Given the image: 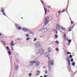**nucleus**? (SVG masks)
<instances>
[{"mask_svg":"<svg viewBox=\"0 0 77 77\" xmlns=\"http://www.w3.org/2000/svg\"><path fill=\"white\" fill-rule=\"evenodd\" d=\"M21 18H22V19H23V17H21Z\"/></svg>","mask_w":77,"mask_h":77,"instance_id":"obj_61","label":"nucleus"},{"mask_svg":"<svg viewBox=\"0 0 77 77\" xmlns=\"http://www.w3.org/2000/svg\"><path fill=\"white\" fill-rule=\"evenodd\" d=\"M48 8H51V7H50V6H48Z\"/></svg>","mask_w":77,"mask_h":77,"instance_id":"obj_43","label":"nucleus"},{"mask_svg":"<svg viewBox=\"0 0 77 77\" xmlns=\"http://www.w3.org/2000/svg\"><path fill=\"white\" fill-rule=\"evenodd\" d=\"M40 71H39L38 70L37 71L36 73V74L38 76L39 74H40Z\"/></svg>","mask_w":77,"mask_h":77,"instance_id":"obj_9","label":"nucleus"},{"mask_svg":"<svg viewBox=\"0 0 77 77\" xmlns=\"http://www.w3.org/2000/svg\"><path fill=\"white\" fill-rule=\"evenodd\" d=\"M48 73V72H47V71L45 70V73H46V74H47Z\"/></svg>","mask_w":77,"mask_h":77,"instance_id":"obj_38","label":"nucleus"},{"mask_svg":"<svg viewBox=\"0 0 77 77\" xmlns=\"http://www.w3.org/2000/svg\"><path fill=\"white\" fill-rule=\"evenodd\" d=\"M45 57H48L49 56V53L48 52H45L44 54Z\"/></svg>","mask_w":77,"mask_h":77,"instance_id":"obj_5","label":"nucleus"},{"mask_svg":"<svg viewBox=\"0 0 77 77\" xmlns=\"http://www.w3.org/2000/svg\"><path fill=\"white\" fill-rule=\"evenodd\" d=\"M44 77H47V75H45L44 76Z\"/></svg>","mask_w":77,"mask_h":77,"instance_id":"obj_46","label":"nucleus"},{"mask_svg":"<svg viewBox=\"0 0 77 77\" xmlns=\"http://www.w3.org/2000/svg\"><path fill=\"white\" fill-rule=\"evenodd\" d=\"M11 45L12 46H14V43H13V41H11Z\"/></svg>","mask_w":77,"mask_h":77,"instance_id":"obj_14","label":"nucleus"},{"mask_svg":"<svg viewBox=\"0 0 77 77\" xmlns=\"http://www.w3.org/2000/svg\"><path fill=\"white\" fill-rule=\"evenodd\" d=\"M55 39H56V38H57L58 37V36H57V35H55Z\"/></svg>","mask_w":77,"mask_h":77,"instance_id":"obj_26","label":"nucleus"},{"mask_svg":"<svg viewBox=\"0 0 77 77\" xmlns=\"http://www.w3.org/2000/svg\"><path fill=\"white\" fill-rule=\"evenodd\" d=\"M65 12V10L63 9V11L62 12V13L63 12Z\"/></svg>","mask_w":77,"mask_h":77,"instance_id":"obj_40","label":"nucleus"},{"mask_svg":"<svg viewBox=\"0 0 77 77\" xmlns=\"http://www.w3.org/2000/svg\"><path fill=\"white\" fill-rule=\"evenodd\" d=\"M1 11L3 12L2 14H4V15H5V13L4 12V10H2Z\"/></svg>","mask_w":77,"mask_h":77,"instance_id":"obj_17","label":"nucleus"},{"mask_svg":"<svg viewBox=\"0 0 77 77\" xmlns=\"http://www.w3.org/2000/svg\"><path fill=\"white\" fill-rule=\"evenodd\" d=\"M3 43H4V44H5V45H6V43H5V42H3Z\"/></svg>","mask_w":77,"mask_h":77,"instance_id":"obj_44","label":"nucleus"},{"mask_svg":"<svg viewBox=\"0 0 77 77\" xmlns=\"http://www.w3.org/2000/svg\"><path fill=\"white\" fill-rule=\"evenodd\" d=\"M40 45H41V42H39L35 43V46L36 48H38L40 46Z\"/></svg>","mask_w":77,"mask_h":77,"instance_id":"obj_3","label":"nucleus"},{"mask_svg":"<svg viewBox=\"0 0 77 77\" xmlns=\"http://www.w3.org/2000/svg\"><path fill=\"white\" fill-rule=\"evenodd\" d=\"M56 29H60V26H59V24H58L56 26Z\"/></svg>","mask_w":77,"mask_h":77,"instance_id":"obj_10","label":"nucleus"},{"mask_svg":"<svg viewBox=\"0 0 77 77\" xmlns=\"http://www.w3.org/2000/svg\"><path fill=\"white\" fill-rule=\"evenodd\" d=\"M45 24H48V23L49 22V21H48V20H49V18L48 17H47L45 18Z\"/></svg>","mask_w":77,"mask_h":77,"instance_id":"obj_4","label":"nucleus"},{"mask_svg":"<svg viewBox=\"0 0 77 77\" xmlns=\"http://www.w3.org/2000/svg\"><path fill=\"white\" fill-rule=\"evenodd\" d=\"M66 59L67 61H68V58H67Z\"/></svg>","mask_w":77,"mask_h":77,"instance_id":"obj_48","label":"nucleus"},{"mask_svg":"<svg viewBox=\"0 0 77 77\" xmlns=\"http://www.w3.org/2000/svg\"><path fill=\"white\" fill-rule=\"evenodd\" d=\"M56 32V34H57V32Z\"/></svg>","mask_w":77,"mask_h":77,"instance_id":"obj_53","label":"nucleus"},{"mask_svg":"<svg viewBox=\"0 0 77 77\" xmlns=\"http://www.w3.org/2000/svg\"><path fill=\"white\" fill-rule=\"evenodd\" d=\"M72 66H75V62H73L72 63Z\"/></svg>","mask_w":77,"mask_h":77,"instance_id":"obj_19","label":"nucleus"},{"mask_svg":"<svg viewBox=\"0 0 77 77\" xmlns=\"http://www.w3.org/2000/svg\"><path fill=\"white\" fill-rule=\"evenodd\" d=\"M55 43L57 44H59V42H58V41H57L55 42Z\"/></svg>","mask_w":77,"mask_h":77,"instance_id":"obj_32","label":"nucleus"},{"mask_svg":"<svg viewBox=\"0 0 77 77\" xmlns=\"http://www.w3.org/2000/svg\"><path fill=\"white\" fill-rule=\"evenodd\" d=\"M8 54H9V55H11V50L8 51Z\"/></svg>","mask_w":77,"mask_h":77,"instance_id":"obj_23","label":"nucleus"},{"mask_svg":"<svg viewBox=\"0 0 77 77\" xmlns=\"http://www.w3.org/2000/svg\"><path fill=\"white\" fill-rule=\"evenodd\" d=\"M48 59H50V58L48 57Z\"/></svg>","mask_w":77,"mask_h":77,"instance_id":"obj_58","label":"nucleus"},{"mask_svg":"<svg viewBox=\"0 0 77 77\" xmlns=\"http://www.w3.org/2000/svg\"><path fill=\"white\" fill-rule=\"evenodd\" d=\"M69 44H70V43H69Z\"/></svg>","mask_w":77,"mask_h":77,"instance_id":"obj_59","label":"nucleus"},{"mask_svg":"<svg viewBox=\"0 0 77 77\" xmlns=\"http://www.w3.org/2000/svg\"><path fill=\"white\" fill-rule=\"evenodd\" d=\"M64 39H65V40H66V34H64Z\"/></svg>","mask_w":77,"mask_h":77,"instance_id":"obj_22","label":"nucleus"},{"mask_svg":"<svg viewBox=\"0 0 77 77\" xmlns=\"http://www.w3.org/2000/svg\"><path fill=\"white\" fill-rule=\"evenodd\" d=\"M36 63L35 66V67H38L39 65H40V62L38 61H36V63Z\"/></svg>","mask_w":77,"mask_h":77,"instance_id":"obj_7","label":"nucleus"},{"mask_svg":"<svg viewBox=\"0 0 77 77\" xmlns=\"http://www.w3.org/2000/svg\"><path fill=\"white\" fill-rule=\"evenodd\" d=\"M42 4H43V3H44V2H43V1H42Z\"/></svg>","mask_w":77,"mask_h":77,"instance_id":"obj_47","label":"nucleus"},{"mask_svg":"<svg viewBox=\"0 0 77 77\" xmlns=\"http://www.w3.org/2000/svg\"><path fill=\"white\" fill-rule=\"evenodd\" d=\"M29 63H31L32 64H33V63H36V62H35V61H30L29 62Z\"/></svg>","mask_w":77,"mask_h":77,"instance_id":"obj_12","label":"nucleus"},{"mask_svg":"<svg viewBox=\"0 0 77 77\" xmlns=\"http://www.w3.org/2000/svg\"><path fill=\"white\" fill-rule=\"evenodd\" d=\"M68 40H69L68 38H67L66 39V41H68Z\"/></svg>","mask_w":77,"mask_h":77,"instance_id":"obj_42","label":"nucleus"},{"mask_svg":"<svg viewBox=\"0 0 77 77\" xmlns=\"http://www.w3.org/2000/svg\"><path fill=\"white\" fill-rule=\"evenodd\" d=\"M48 52H51L52 51L51 50V48H49L48 49Z\"/></svg>","mask_w":77,"mask_h":77,"instance_id":"obj_11","label":"nucleus"},{"mask_svg":"<svg viewBox=\"0 0 77 77\" xmlns=\"http://www.w3.org/2000/svg\"><path fill=\"white\" fill-rule=\"evenodd\" d=\"M72 28H73V27H72Z\"/></svg>","mask_w":77,"mask_h":77,"instance_id":"obj_62","label":"nucleus"},{"mask_svg":"<svg viewBox=\"0 0 77 77\" xmlns=\"http://www.w3.org/2000/svg\"><path fill=\"white\" fill-rule=\"evenodd\" d=\"M25 35L26 37H27V38H29V35L28 34H25Z\"/></svg>","mask_w":77,"mask_h":77,"instance_id":"obj_18","label":"nucleus"},{"mask_svg":"<svg viewBox=\"0 0 77 77\" xmlns=\"http://www.w3.org/2000/svg\"><path fill=\"white\" fill-rule=\"evenodd\" d=\"M7 49L8 51H11V50L9 49V48L8 47H7Z\"/></svg>","mask_w":77,"mask_h":77,"instance_id":"obj_20","label":"nucleus"},{"mask_svg":"<svg viewBox=\"0 0 77 77\" xmlns=\"http://www.w3.org/2000/svg\"><path fill=\"white\" fill-rule=\"evenodd\" d=\"M1 33H0V36H1Z\"/></svg>","mask_w":77,"mask_h":77,"instance_id":"obj_54","label":"nucleus"},{"mask_svg":"<svg viewBox=\"0 0 77 77\" xmlns=\"http://www.w3.org/2000/svg\"><path fill=\"white\" fill-rule=\"evenodd\" d=\"M17 26H18V25H17L16 26V27H17Z\"/></svg>","mask_w":77,"mask_h":77,"instance_id":"obj_50","label":"nucleus"},{"mask_svg":"<svg viewBox=\"0 0 77 77\" xmlns=\"http://www.w3.org/2000/svg\"><path fill=\"white\" fill-rule=\"evenodd\" d=\"M21 27L20 26L18 27V29H19V30H21Z\"/></svg>","mask_w":77,"mask_h":77,"instance_id":"obj_28","label":"nucleus"},{"mask_svg":"<svg viewBox=\"0 0 77 77\" xmlns=\"http://www.w3.org/2000/svg\"><path fill=\"white\" fill-rule=\"evenodd\" d=\"M46 30H47V29L45 28H44L40 29L39 31V32H45Z\"/></svg>","mask_w":77,"mask_h":77,"instance_id":"obj_6","label":"nucleus"},{"mask_svg":"<svg viewBox=\"0 0 77 77\" xmlns=\"http://www.w3.org/2000/svg\"><path fill=\"white\" fill-rule=\"evenodd\" d=\"M44 9H45V14H47V9H46L45 8H44Z\"/></svg>","mask_w":77,"mask_h":77,"instance_id":"obj_15","label":"nucleus"},{"mask_svg":"<svg viewBox=\"0 0 77 77\" xmlns=\"http://www.w3.org/2000/svg\"><path fill=\"white\" fill-rule=\"evenodd\" d=\"M68 41H69V43H71V40H69Z\"/></svg>","mask_w":77,"mask_h":77,"instance_id":"obj_35","label":"nucleus"},{"mask_svg":"<svg viewBox=\"0 0 77 77\" xmlns=\"http://www.w3.org/2000/svg\"><path fill=\"white\" fill-rule=\"evenodd\" d=\"M67 62L68 63L69 65H70V62H69V60H67Z\"/></svg>","mask_w":77,"mask_h":77,"instance_id":"obj_30","label":"nucleus"},{"mask_svg":"<svg viewBox=\"0 0 77 77\" xmlns=\"http://www.w3.org/2000/svg\"><path fill=\"white\" fill-rule=\"evenodd\" d=\"M37 40V38H35L34 39V41H36Z\"/></svg>","mask_w":77,"mask_h":77,"instance_id":"obj_37","label":"nucleus"},{"mask_svg":"<svg viewBox=\"0 0 77 77\" xmlns=\"http://www.w3.org/2000/svg\"><path fill=\"white\" fill-rule=\"evenodd\" d=\"M71 62H73V59L72 58L71 59Z\"/></svg>","mask_w":77,"mask_h":77,"instance_id":"obj_36","label":"nucleus"},{"mask_svg":"<svg viewBox=\"0 0 77 77\" xmlns=\"http://www.w3.org/2000/svg\"><path fill=\"white\" fill-rule=\"evenodd\" d=\"M55 50L57 51H59V48H55Z\"/></svg>","mask_w":77,"mask_h":77,"instance_id":"obj_24","label":"nucleus"},{"mask_svg":"<svg viewBox=\"0 0 77 77\" xmlns=\"http://www.w3.org/2000/svg\"><path fill=\"white\" fill-rule=\"evenodd\" d=\"M38 51L39 52H38L37 53V54H38L39 53H40V54L41 56H42V55H43L44 51H43V49H42V47H40L39 48Z\"/></svg>","mask_w":77,"mask_h":77,"instance_id":"obj_2","label":"nucleus"},{"mask_svg":"<svg viewBox=\"0 0 77 77\" xmlns=\"http://www.w3.org/2000/svg\"><path fill=\"white\" fill-rule=\"evenodd\" d=\"M30 39V38H26V41H29Z\"/></svg>","mask_w":77,"mask_h":77,"instance_id":"obj_27","label":"nucleus"},{"mask_svg":"<svg viewBox=\"0 0 77 77\" xmlns=\"http://www.w3.org/2000/svg\"><path fill=\"white\" fill-rule=\"evenodd\" d=\"M69 57H70V58H72V55H70L69 56Z\"/></svg>","mask_w":77,"mask_h":77,"instance_id":"obj_31","label":"nucleus"},{"mask_svg":"<svg viewBox=\"0 0 77 77\" xmlns=\"http://www.w3.org/2000/svg\"><path fill=\"white\" fill-rule=\"evenodd\" d=\"M54 62V60H51L50 62V60L48 61V68L49 71H50L51 70V65H53V62Z\"/></svg>","mask_w":77,"mask_h":77,"instance_id":"obj_1","label":"nucleus"},{"mask_svg":"<svg viewBox=\"0 0 77 77\" xmlns=\"http://www.w3.org/2000/svg\"><path fill=\"white\" fill-rule=\"evenodd\" d=\"M71 24H73V22L72 21L71 22Z\"/></svg>","mask_w":77,"mask_h":77,"instance_id":"obj_45","label":"nucleus"},{"mask_svg":"<svg viewBox=\"0 0 77 77\" xmlns=\"http://www.w3.org/2000/svg\"><path fill=\"white\" fill-rule=\"evenodd\" d=\"M17 39L18 40V41H21V39H22V38H17Z\"/></svg>","mask_w":77,"mask_h":77,"instance_id":"obj_29","label":"nucleus"},{"mask_svg":"<svg viewBox=\"0 0 77 77\" xmlns=\"http://www.w3.org/2000/svg\"><path fill=\"white\" fill-rule=\"evenodd\" d=\"M2 10H3V9H3V8H2Z\"/></svg>","mask_w":77,"mask_h":77,"instance_id":"obj_56","label":"nucleus"},{"mask_svg":"<svg viewBox=\"0 0 77 77\" xmlns=\"http://www.w3.org/2000/svg\"><path fill=\"white\" fill-rule=\"evenodd\" d=\"M44 35L43 34H41L40 36V38H43V37H44Z\"/></svg>","mask_w":77,"mask_h":77,"instance_id":"obj_16","label":"nucleus"},{"mask_svg":"<svg viewBox=\"0 0 77 77\" xmlns=\"http://www.w3.org/2000/svg\"><path fill=\"white\" fill-rule=\"evenodd\" d=\"M22 30L24 32H27L29 30V29L26 28L24 27L22 28Z\"/></svg>","mask_w":77,"mask_h":77,"instance_id":"obj_8","label":"nucleus"},{"mask_svg":"<svg viewBox=\"0 0 77 77\" xmlns=\"http://www.w3.org/2000/svg\"><path fill=\"white\" fill-rule=\"evenodd\" d=\"M14 67H15L16 69V70H17V69H18V65H16V66H14Z\"/></svg>","mask_w":77,"mask_h":77,"instance_id":"obj_13","label":"nucleus"},{"mask_svg":"<svg viewBox=\"0 0 77 77\" xmlns=\"http://www.w3.org/2000/svg\"><path fill=\"white\" fill-rule=\"evenodd\" d=\"M32 33V32H30V33Z\"/></svg>","mask_w":77,"mask_h":77,"instance_id":"obj_57","label":"nucleus"},{"mask_svg":"<svg viewBox=\"0 0 77 77\" xmlns=\"http://www.w3.org/2000/svg\"><path fill=\"white\" fill-rule=\"evenodd\" d=\"M67 54H71V53H70V52H67Z\"/></svg>","mask_w":77,"mask_h":77,"instance_id":"obj_25","label":"nucleus"},{"mask_svg":"<svg viewBox=\"0 0 77 77\" xmlns=\"http://www.w3.org/2000/svg\"><path fill=\"white\" fill-rule=\"evenodd\" d=\"M40 77H43V76H41Z\"/></svg>","mask_w":77,"mask_h":77,"instance_id":"obj_55","label":"nucleus"},{"mask_svg":"<svg viewBox=\"0 0 77 77\" xmlns=\"http://www.w3.org/2000/svg\"><path fill=\"white\" fill-rule=\"evenodd\" d=\"M71 28H70L69 29V32H70V31H71Z\"/></svg>","mask_w":77,"mask_h":77,"instance_id":"obj_41","label":"nucleus"},{"mask_svg":"<svg viewBox=\"0 0 77 77\" xmlns=\"http://www.w3.org/2000/svg\"><path fill=\"white\" fill-rule=\"evenodd\" d=\"M29 76H32V73H30L29 75Z\"/></svg>","mask_w":77,"mask_h":77,"instance_id":"obj_33","label":"nucleus"},{"mask_svg":"<svg viewBox=\"0 0 77 77\" xmlns=\"http://www.w3.org/2000/svg\"><path fill=\"white\" fill-rule=\"evenodd\" d=\"M60 11L58 12V13H60Z\"/></svg>","mask_w":77,"mask_h":77,"instance_id":"obj_49","label":"nucleus"},{"mask_svg":"<svg viewBox=\"0 0 77 77\" xmlns=\"http://www.w3.org/2000/svg\"><path fill=\"white\" fill-rule=\"evenodd\" d=\"M61 29H63V30H65V28L63 27L62 26L61 27Z\"/></svg>","mask_w":77,"mask_h":77,"instance_id":"obj_21","label":"nucleus"},{"mask_svg":"<svg viewBox=\"0 0 77 77\" xmlns=\"http://www.w3.org/2000/svg\"><path fill=\"white\" fill-rule=\"evenodd\" d=\"M11 48L12 49V50H14V48H12V46H11Z\"/></svg>","mask_w":77,"mask_h":77,"instance_id":"obj_39","label":"nucleus"},{"mask_svg":"<svg viewBox=\"0 0 77 77\" xmlns=\"http://www.w3.org/2000/svg\"><path fill=\"white\" fill-rule=\"evenodd\" d=\"M31 65H32L31 64V65H30V66H31Z\"/></svg>","mask_w":77,"mask_h":77,"instance_id":"obj_60","label":"nucleus"},{"mask_svg":"<svg viewBox=\"0 0 77 77\" xmlns=\"http://www.w3.org/2000/svg\"><path fill=\"white\" fill-rule=\"evenodd\" d=\"M16 60V61H17V62H18V60Z\"/></svg>","mask_w":77,"mask_h":77,"instance_id":"obj_52","label":"nucleus"},{"mask_svg":"<svg viewBox=\"0 0 77 77\" xmlns=\"http://www.w3.org/2000/svg\"><path fill=\"white\" fill-rule=\"evenodd\" d=\"M44 68H45V66L43 67V69H44Z\"/></svg>","mask_w":77,"mask_h":77,"instance_id":"obj_51","label":"nucleus"},{"mask_svg":"<svg viewBox=\"0 0 77 77\" xmlns=\"http://www.w3.org/2000/svg\"><path fill=\"white\" fill-rule=\"evenodd\" d=\"M54 32H57V30L54 29Z\"/></svg>","mask_w":77,"mask_h":77,"instance_id":"obj_34","label":"nucleus"}]
</instances>
